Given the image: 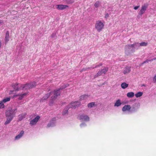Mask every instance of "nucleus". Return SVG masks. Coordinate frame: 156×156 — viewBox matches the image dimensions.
<instances>
[{
	"mask_svg": "<svg viewBox=\"0 0 156 156\" xmlns=\"http://www.w3.org/2000/svg\"><path fill=\"white\" fill-rule=\"evenodd\" d=\"M104 24L100 20L96 21L95 25V28L98 32H101L104 28Z\"/></svg>",
	"mask_w": 156,
	"mask_h": 156,
	"instance_id": "obj_1",
	"label": "nucleus"
},
{
	"mask_svg": "<svg viewBox=\"0 0 156 156\" xmlns=\"http://www.w3.org/2000/svg\"><path fill=\"white\" fill-rule=\"evenodd\" d=\"M16 110V109H11L7 111L5 113L6 117L7 118H12V119H13L14 117V115L15 114V111Z\"/></svg>",
	"mask_w": 156,
	"mask_h": 156,
	"instance_id": "obj_2",
	"label": "nucleus"
},
{
	"mask_svg": "<svg viewBox=\"0 0 156 156\" xmlns=\"http://www.w3.org/2000/svg\"><path fill=\"white\" fill-rule=\"evenodd\" d=\"M22 85L16 83L15 84H12V87L15 91H18L22 90Z\"/></svg>",
	"mask_w": 156,
	"mask_h": 156,
	"instance_id": "obj_3",
	"label": "nucleus"
},
{
	"mask_svg": "<svg viewBox=\"0 0 156 156\" xmlns=\"http://www.w3.org/2000/svg\"><path fill=\"white\" fill-rule=\"evenodd\" d=\"M81 104V103L79 101H75L72 102L69 105V108H76L78 107Z\"/></svg>",
	"mask_w": 156,
	"mask_h": 156,
	"instance_id": "obj_4",
	"label": "nucleus"
},
{
	"mask_svg": "<svg viewBox=\"0 0 156 156\" xmlns=\"http://www.w3.org/2000/svg\"><path fill=\"white\" fill-rule=\"evenodd\" d=\"M147 6L148 5L147 4H144L141 7V9L139 13V15L142 16L144 14L146 10Z\"/></svg>",
	"mask_w": 156,
	"mask_h": 156,
	"instance_id": "obj_5",
	"label": "nucleus"
},
{
	"mask_svg": "<svg viewBox=\"0 0 156 156\" xmlns=\"http://www.w3.org/2000/svg\"><path fill=\"white\" fill-rule=\"evenodd\" d=\"M60 90L59 88L58 89L55 90L54 92V96H52L51 97L52 100H55L56 98L58 96L60 95Z\"/></svg>",
	"mask_w": 156,
	"mask_h": 156,
	"instance_id": "obj_6",
	"label": "nucleus"
},
{
	"mask_svg": "<svg viewBox=\"0 0 156 156\" xmlns=\"http://www.w3.org/2000/svg\"><path fill=\"white\" fill-rule=\"evenodd\" d=\"M56 120L55 118H53L50 121L47 125V127L49 128L53 127L55 125V122Z\"/></svg>",
	"mask_w": 156,
	"mask_h": 156,
	"instance_id": "obj_7",
	"label": "nucleus"
},
{
	"mask_svg": "<svg viewBox=\"0 0 156 156\" xmlns=\"http://www.w3.org/2000/svg\"><path fill=\"white\" fill-rule=\"evenodd\" d=\"M80 120H83L85 121H88L89 120V117L87 115H82L78 116Z\"/></svg>",
	"mask_w": 156,
	"mask_h": 156,
	"instance_id": "obj_8",
	"label": "nucleus"
},
{
	"mask_svg": "<svg viewBox=\"0 0 156 156\" xmlns=\"http://www.w3.org/2000/svg\"><path fill=\"white\" fill-rule=\"evenodd\" d=\"M40 119V117L39 116H37L34 119L30 121V124L32 125H35Z\"/></svg>",
	"mask_w": 156,
	"mask_h": 156,
	"instance_id": "obj_9",
	"label": "nucleus"
},
{
	"mask_svg": "<svg viewBox=\"0 0 156 156\" xmlns=\"http://www.w3.org/2000/svg\"><path fill=\"white\" fill-rule=\"evenodd\" d=\"M69 6L67 5H57L56 6V8L58 9L62 10L68 8Z\"/></svg>",
	"mask_w": 156,
	"mask_h": 156,
	"instance_id": "obj_10",
	"label": "nucleus"
},
{
	"mask_svg": "<svg viewBox=\"0 0 156 156\" xmlns=\"http://www.w3.org/2000/svg\"><path fill=\"white\" fill-rule=\"evenodd\" d=\"M131 108V107L129 105H126L122 107V110L123 112H125L126 111H129Z\"/></svg>",
	"mask_w": 156,
	"mask_h": 156,
	"instance_id": "obj_11",
	"label": "nucleus"
},
{
	"mask_svg": "<svg viewBox=\"0 0 156 156\" xmlns=\"http://www.w3.org/2000/svg\"><path fill=\"white\" fill-rule=\"evenodd\" d=\"M30 89L35 87L37 85L36 83L34 81L27 83Z\"/></svg>",
	"mask_w": 156,
	"mask_h": 156,
	"instance_id": "obj_12",
	"label": "nucleus"
},
{
	"mask_svg": "<svg viewBox=\"0 0 156 156\" xmlns=\"http://www.w3.org/2000/svg\"><path fill=\"white\" fill-rule=\"evenodd\" d=\"M130 71V67L129 66H126L124 68L123 73L124 74H126L129 73Z\"/></svg>",
	"mask_w": 156,
	"mask_h": 156,
	"instance_id": "obj_13",
	"label": "nucleus"
},
{
	"mask_svg": "<svg viewBox=\"0 0 156 156\" xmlns=\"http://www.w3.org/2000/svg\"><path fill=\"white\" fill-rule=\"evenodd\" d=\"M28 94V92H26L23 94H20L19 97L18 98V99L19 100H22L23 98L27 97Z\"/></svg>",
	"mask_w": 156,
	"mask_h": 156,
	"instance_id": "obj_14",
	"label": "nucleus"
},
{
	"mask_svg": "<svg viewBox=\"0 0 156 156\" xmlns=\"http://www.w3.org/2000/svg\"><path fill=\"white\" fill-rule=\"evenodd\" d=\"M24 133V132L23 131H21L20 132V134L15 136V140H17L20 139L23 135Z\"/></svg>",
	"mask_w": 156,
	"mask_h": 156,
	"instance_id": "obj_15",
	"label": "nucleus"
},
{
	"mask_svg": "<svg viewBox=\"0 0 156 156\" xmlns=\"http://www.w3.org/2000/svg\"><path fill=\"white\" fill-rule=\"evenodd\" d=\"M52 92H50L49 93L46 94L44 97H43L42 99L41 100V101H43L44 100H46L51 95Z\"/></svg>",
	"mask_w": 156,
	"mask_h": 156,
	"instance_id": "obj_16",
	"label": "nucleus"
},
{
	"mask_svg": "<svg viewBox=\"0 0 156 156\" xmlns=\"http://www.w3.org/2000/svg\"><path fill=\"white\" fill-rule=\"evenodd\" d=\"M26 115L27 113H22L19 115H18L19 120L20 121L22 120L25 117V116Z\"/></svg>",
	"mask_w": 156,
	"mask_h": 156,
	"instance_id": "obj_17",
	"label": "nucleus"
},
{
	"mask_svg": "<svg viewBox=\"0 0 156 156\" xmlns=\"http://www.w3.org/2000/svg\"><path fill=\"white\" fill-rule=\"evenodd\" d=\"M27 83H26L25 84L22 85V90H26L29 89L30 88L29 87Z\"/></svg>",
	"mask_w": 156,
	"mask_h": 156,
	"instance_id": "obj_18",
	"label": "nucleus"
},
{
	"mask_svg": "<svg viewBox=\"0 0 156 156\" xmlns=\"http://www.w3.org/2000/svg\"><path fill=\"white\" fill-rule=\"evenodd\" d=\"M131 48L130 46V44H127L126 45L125 48V52H127L130 51H131V50H130Z\"/></svg>",
	"mask_w": 156,
	"mask_h": 156,
	"instance_id": "obj_19",
	"label": "nucleus"
},
{
	"mask_svg": "<svg viewBox=\"0 0 156 156\" xmlns=\"http://www.w3.org/2000/svg\"><path fill=\"white\" fill-rule=\"evenodd\" d=\"M134 96V93L133 92H129L127 93V96L128 98H132Z\"/></svg>",
	"mask_w": 156,
	"mask_h": 156,
	"instance_id": "obj_20",
	"label": "nucleus"
},
{
	"mask_svg": "<svg viewBox=\"0 0 156 156\" xmlns=\"http://www.w3.org/2000/svg\"><path fill=\"white\" fill-rule=\"evenodd\" d=\"M9 33L8 31L6 32L5 37V40L6 43H7L9 41Z\"/></svg>",
	"mask_w": 156,
	"mask_h": 156,
	"instance_id": "obj_21",
	"label": "nucleus"
},
{
	"mask_svg": "<svg viewBox=\"0 0 156 156\" xmlns=\"http://www.w3.org/2000/svg\"><path fill=\"white\" fill-rule=\"evenodd\" d=\"M128 84L125 82L121 84V87L122 89H125L127 87Z\"/></svg>",
	"mask_w": 156,
	"mask_h": 156,
	"instance_id": "obj_22",
	"label": "nucleus"
},
{
	"mask_svg": "<svg viewBox=\"0 0 156 156\" xmlns=\"http://www.w3.org/2000/svg\"><path fill=\"white\" fill-rule=\"evenodd\" d=\"M121 104L122 103L120 102V100L119 99H118L116 101V102L115 103L114 106L118 107L120 106L121 105Z\"/></svg>",
	"mask_w": 156,
	"mask_h": 156,
	"instance_id": "obj_23",
	"label": "nucleus"
},
{
	"mask_svg": "<svg viewBox=\"0 0 156 156\" xmlns=\"http://www.w3.org/2000/svg\"><path fill=\"white\" fill-rule=\"evenodd\" d=\"M88 97V96L87 95H83L81 96L80 97V100H83L86 99Z\"/></svg>",
	"mask_w": 156,
	"mask_h": 156,
	"instance_id": "obj_24",
	"label": "nucleus"
},
{
	"mask_svg": "<svg viewBox=\"0 0 156 156\" xmlns=\"http://www.w3.org/2000/svg\"><path fill=\"white\" fill-rule=\"evenodd\" d=\"M12 118H7V120L5 122L4 124L6 125L10 123L11 121L12 120Z\"/></svg>",
	"mask_w": 156,
	"mask_h": 156,
	"instance_id": "obj_25",
	"label": "nucleus"
},
{
	"mask_svg": "<svg viewBox=\"0 0 156 156\" xmlns=\"http://www.w3.org/2000/svg\"><path fill=\"white\" fill-rule=\"evenodd\" d=\"M142 95L143 93L142 92H139L136 94L135 96L136 98H139L142 96Z\"/></svg>",
	"mask_w": 156,
	"mask_h": 156,
	"instance_id": "obj_26",
	"label": "nucleus"
},
{
	"mask_svg": "<svg viewBox=\"0 0 156 156\" xmlns=\"http://www.w3.org/2000/svg\"><path fill=\"white\" fill-rule=\"evenodd\" d=\"M95 105L94 102L90 103L87 105V107L88 108H92Z\"/></svg>",
	"mask_w": 156,
	"mask_h": 156,
	"instance_id": "obj_27",
	"label": "nucleus"
},
{
	"mask_svg": "<svg viewBox=\"0 0 156 156\" xmlns=\"http://www.w3.org/2000/svg\"><path fill=\"white\" fill-rule=\"evenodd\" d=\"M108 67H105L103 69H102L101 71L102 73H105L108 71Z\"/></svg>",
	"mask_w": 156,
	"mask_h": 156,
	"instance_id": "obj_28",
	"label": "nucleus"
},
{
	"mask_svg": "<svg viewBox=\"0 0 156 156\" xmlns=\"http://www.w3.org/2000/svg\"><path fill=\"white\" fill-rule=\"evenodd\" d=\"M10 100V98H4L2 101L3 103H6L7 102L9 101Z\"/></svg>",
	"mask_w": 156,
	"mask_h": 156,
	"instance_id": "obj_29",
	"label": "nucleus"
},
{
	"mask_svg": "<svg viewBox=\"0 0 156 156\" xmlns=\"http://www.w3.org/2000/svg\"><path fill=\"white\" fill-rule=\"evenodd\" d=\"M102 73L101 70L98 71V73L94 76V77L96 78L99 76H101Z\"/></svg>",
	"mask_w": 156,
	"mask_h": 156,
	"instance_id": "obj_30",
	"label": "nucleus"
},
{
	"mask_svg": "<svg viewBox=\"0 0 156 156\" xmlns=\"http://www.w3.org/2000/svg\"><path fill=\"white\" fill-rule=\"evenodd\" d=\"M147 45V43L145 42H143L140 43V45L139 46H146Z\"/></svg>",
	"mask_w": 156,
	"mask_h": 156,
	"instance_id": "obj_31",
	"label": "nucleus"
},
{
	"mask_svg": "<svg viewBox=\"0 0 156 156\" xmlns=\"http://www.w3.org/2000/svg\"><path fill=\"white\" fill-rule=\"evenodd\" d=\"M100 2L99 1H97L94 4V6L96 8H98L100 6Z\"/></svg>",
	"mask_w": 156,
	"mask_h": 156,
	"instance_id": "obj_32",
	"label": "nucleus"
},
{
	"mask_svg": "<svg viewBox=\"0 0 156 156\" xmlns=\"http://www.w3.org/2000/svg\"><path fill=\"white\" fill-rule=\"evenodd\" d=\"M153 61V59H151V60L147 59L146 61H144L143 63H141L140 65H142L143 64H144L148 62L152 61Z\"/></svg>",
	"mask_w": 156,
	"mask_h": 156,
	"instance_id": "obj_33",
	"label": "nucleus"
},
{
	"mask_svg": "<svg viewBox=\"0 0 156 156\" xmlns=\"http://www.w3.org/2000/svg\"><path fill=\"white\" fill-rule=\"evenodd\" d=\"M138 43L137 42H135L133 44H130V46L131 48H134L135 46L137 44H138Z\"/></svg>",
	"mask_w": 156,
	"mask_h": 156,
	"instance_id": "obj_34",
	"label": "nucleus"
},
{
	"mask_svg": "<svg viewBox=\"0 0 156 156\" xmlns=\"http://www.w3.org/2000/svg\"><path fill=\"white\" fill-rule=\"evenodd\" d=\"M67 2L69 4H72L74 2V1L73 0H67Z\"/></svg>",
	"mask_w": 156,
	"mask_h": 156,
	"instance_id": "obj_35",
	"label": "nucleus"
},
{
	"mask_svg": "<svg viewBox=\"0 0 156 156\" xmlns=\"http://www.w3.org/2000/svg\"><path fill=\"white\" fill-rule=\"evenodd\" d=\"M4 105L3 104V103L2 101L0 102V108H4Z\"/></svg>",
	"mask_w": 156,
	"mask_h": 156,
	"instance_id": "obj_36",
	"label": "nucleus"
},
{
	"mask_svg": "<svg viewBox=\"0 0 156 156\" xmlns=\"http://www.w3.org/2000/svg\"><path fill=\"white\" fill-rule=\"evenodd\" d=\"M102 64L101 63H100L99 65H97L95 66L93 68V69H94L95 68H97L98 67H99L100 66H102Z\"/></svg>",
	"mask_w": 156,
	"mask_h": 156,
	"instance_id": "obj_37",
	"label": "nucleus"
},
{
	"mask_svg": "<svg viewBox=\"0 0 156 156\" xmlns=\"http://www.w3.org/2000/svg\"><path fill=\"white\" fill-rule=\"evenodd\" d=\"M153 81L154 83H156V75L154 76L153 79Z\"/></svg>",
	"mask_w": 156,
	"mask_h": 156,
	"instance_id": "obj_38",
	"label": "nucleus"
},
{
	"mask_svg": "<svg viewBox=\"0 0 156 156\" xmlns=\"http://www.w3.org/2000/svg\"><path fill=\"white\" fill-rule=\"evenodd\" d=\"M65 88H66V87L64 85L62 86V87H60L59 89L60 90H62L64 89H65Z\"/></svg>",
	"mask_w": 156,
	"mask_h": 156,
	"instance_id": "obj_39",
	"label": "nucleus"
},
{
	"mask_svg": "<svg viewBox=\"0 0 156 156\" xmlns=\"http://www.w3.org/2000/svg\"><path fill=\"white\" fill-rule=\"evenodd\" d=\"M109 17V15L107 13L106 14V15L105 16V18H107L108 17Z\"/></svg>",
	"mask_w": 156,
	"mask_h": 156,
	"instance_id": "obj_40",
	"label": "nucleus"
},
{
	"mask_svg": "<svg viewBox=\"0 0 156 156\" xmlns=\"http://www.w3.org/2000/svg\"><path fill=\"white\" fill-rule=\"evenodd\" d=\"M20 94H15L13 95V97L14 98L17 97H19Z\"/></svg>",
	"mask_w": 156,
	"mask_h": 156,
	"instance_id": "obj_41",
	"label": "nucleus"
},
{
	"mask_svg": "<svg viewBox=\"0 0 156 156\" xmlns=\"http://www.w3.org/2000/svg\"><path fill=\"white\" fill-rule=\"evenodd\" d=\"M140 7V6H135L134 9L135 10H136L139 7Z\"/></svg>",
	"mask_w": 156,
	"mask_h": 156,
	"instance_id": "obj_42",
	"label": "nucleus"
},
{
	"mask_svg": "<svg viewBox=\"0 0 156 156\" xmlns=\"http://www.w3.org/2000/svg\"><path fill=\"white\" fill-rule=\"evenodd\" d=\"M64 85L66 87H66H68L69 86V85L68 84H64Z\"/></svg>",
	"mask_w": 156,
	"mask_h": 156,
	"instance_id": "obj_43",
	"label": "nucleus"
},
{
	"mask_svg": "<svg viewBox=\"0 0 156 156\" xmlns=\"http://www.w3.org/2000/svg\"><path fill=\"white\" fill-rule=\"evenodd\" d=\"M68 112V110H66V112H63L62 114L63 115H65V114H66L67 112Z\"/></svg>",
	"mask_w": 156,
	"mask_h": 156,
	"instance_id": "obj_44",
	"label": "nucleus"
},
{
	"mask_svg": "<svg viewBox=\"0 0 156 156\" xmlns=\"http://www.w3.org/2000/svg\"><path fill=\"white\" fill-rule=\"evenodd\" d=\"M84 125H85L84 123H82V124H80V126H82Z\"/></svg>",
	"mask_w": 156,
	"mask_h": 156,
	"instance_id": "obj_45",
	"label": "nucleus"
},
{
	"mask_svg": "<svg viewBox=\"0 0 156 156\" xmlns=\"http://www.w3.org/2000/svg\"><path fill=\"white\" fill-rule=\"evenodd\" d=\"M87 68L86 69L84 70V69H82V70H87Z\"/></svg>",
	"mask_w": 156,
	"mask_h": 156,
	"instance_id": "obj_46",
	"label": "nucleus"
},
{
	"mask_svg": "<svg viewBox=\"0 0 156 156\" xmlns=\"http://www.w3.org/2000/svg\"><path fill=\"white\" fill-rule=\"evenodd\" d=\"M153 59V60H156V58H154L153 59Z\"/></svg>",
	"mask_w": 156,
	"mask_h": 156,
	"instance_id": "obj_47",
	"label": "nucleus"
},
{
	"mask_svg": "<svg viewBox=\"0 0 156 156\" xmlns=\"http://www.w3.org/2000/svg\"><path fill=\"white\" fill-rule=\"evenodd\" d=\"M12 91H10V94L12 93Z\"/></svg>",
	"mask_w": 156,
	"mask_h": 156,
	"instance_id": "obj_48",
	"label": "nucleus"
}]
</instances>
